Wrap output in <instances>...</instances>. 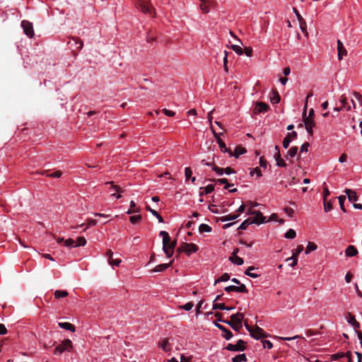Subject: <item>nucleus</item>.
I'll use <instances>...</instances> for the list:
<instances>
[{"label":"nucleus","instance_id":"obj_1","mask_svg":"<svg viewBox=\"0 0 362 362\" xmlns=\"http://www.w3.org/2000/svg\"><path fill=\"white\" fill-rule=\"evenodd\" d=\"M244 319V314L237 313L230 316V320L223 321V323L228 325L233 329L238 332L243 327L242 322Z\"/></svg>","mask_w":362,"mask_h":362},{"label":"nucleus","instance_id":"obj_59","mask_svg":"<svg viewBox=\"0 0 362 362\" xmlns=\"http://www.w3.org/2000/svg\"><path fill=\"white\" fill-rule=\"evenodd\" d=\"M214 190V186L213 185H208L205 188V194L211 193Z\"/></svg>","mask_w":362,"mask_h":362},{"label":"nucleus","instance_id":"obj_22","mask_svg":"<svg viewBox=\"0 0 362 362\" xmlns=\"http://www.w3.org/2000/svg\"><path fill=\"white\" fill-rule=\"evenodd\" d=\"M173 262H174V259L171 260L168 264H158L156 267H155V268L152 270V272H162L166 270L167 269H168L172 265Z\"/></svg>","mask_w":362,"mask_h":362},{"label":"nucleus","instance_id":"obj_49","mask_svg":"<svg viewBox=\"0 0 362 362\" xmlns=\"http://www.w3.org/2000/svg\"><path fill=\"white\" fill-rule=\"evenodd\" d=\"M194 306V303L192 302H188L185 303V305H180L179 308L180 309H182L187 311H189L192 309Z\"/></svg>","mask_w":362,"mask_h":362},{"label":"nucleus","instance_id":"obj_30","mask_svg":"<svg viewBox=\"0 0 362 362\" xmlns=\"http://www.w3.org/2000/svg\"><path fill=\"white\" fill-rule=\"evenodd\" d=\"M239 216L238 214H228L223 216L220 217V221L221 222H226L229 221H233L236 219Z\"/></svg>","mask_w":362,"mask_h":362},{"label":"nucleus","instance_id":"obj_26","mask_svg":"<svg viewBox=\"0 0 362 362\" xmlns=\"http://www.w3.org/2000/svg\"><path fill=\"white\" fill-rule=\"evenodd\" d=\"M256 269L255 267H250L245 271V274L251 278H257L260 276L259 274L253 273L252 271Z\"/></svg>","mask_w":362,"mask_h":362},{"label":"nucleus","instance_id":"obj_38","mask_svg":"<svg viewBox=\"0 0 362 362\" xmlns=\"http://www.w3.org/2000/svg\"><path fill=\"white\" fill-rule=\"evenodd\" d=\"M324 202V210L325 212H329L332 209V204L331 200L323 199Z\"/></svg>","mask_w":362,"mask_h":362},{"label":"nucleus","instance_id":"obj_61","mask_svg":"<svg viewBox=\"0 0 362 362\" xmlns=\"http://www.w3.org/2000/svg\"><path fill=\"white\" fill-rule=\"evenodd\" d=\"M75 42V44L77 45V49L81 50L83 48V44L81 40L73 38Z\"/></svg>","mask_w":362,"mask_h":362},{"label":"nucleus","instance_id":"obj_43","mask_svg":"<svg viewBox=\"0 0 362 362\" xmlns=\"http://www.w3.org/2000/svg\"><path fill=\"white\" fill-rule=\"evenodd\" d=\"M106 185H110L111 187L110 189L115 190L117 192H123V189L118 185H115L112 182H107Z\"/></svg>","mask_w":362,"mask_h":362},{"label":"nucleus","instance_id":"obj_54","mask_svg":"<svg viewBox=\"0 0 362 362\" xmlns=\"http://www.w3.org/2000/svg\"><path fill=\"white\" fill-rule=\"evenodd\" d=\"M345 356H346V354L337 353V354H332L331 356V359L333 361H337V360H339V358L345 357Z\"/></svg>","mask_w":362,"mask_h":362},{"label":"nucleus","instance_id":"obj_9","mask_svg":"<svg viewBox=\"0 0 362 362\" xmlns=\"http://www.w3.org/2000/svg\"><path fill=\"white\" fill-rule=\"evenodd\" d=\"M182 250H184V252L186 253L187 255H189L192 253L197 252L199 247L197 245L194 243H182Z\"/></svg>","mask_w":362,"mask_h":362},{"label":"nucleus","instance_id":"obj_51","mask_svg":"<svg viewBox=\"0 0 362 362\" xmlns=\"http://www.w3.org/2000/svg\"><path fill=\"white\" fill-rule=\"evenodd\" d=\"M225 309H226V306L225 305L224 303H214V304H213V310H224Z\"/></svg>","mask_w":362,"mask_h":362},{"label":"nucleus","instance_id":"obj_42","mask_svg":"<svg viewBox=\"0 0 362 362\" xmlns=\"http://www.w3.org/2000/svg\"><path fill=\"white\" fill-rule=\"evenodd\" d=\"M303 117V122L305 124V127H308V126H313V127H315V121H314V118H308V117Z\"/></svg>","mask_w":362,"mask_h":362},{"label":"nucleus","instance_id":"obj_23","mask_svg":"<svg viewBox=\"0 0 362 362\" xmlns=\"http://www.w3.org/2000/svg\"><path fill=\"white\" fill-rule=\"evenodd\" d=\"M344 192L347 195L349 201L355 202L358 200V196L355 191L350 189H346Z\"/></svg>","mask_w":362,"mask_h":362},{"label":"nucleus","instance_id":"obj_12","mask_svg":"<svg viewBox=\"0 0 362 362\" xmlns=\"http://www.w3.org/2000/svg\"><path fill=\"white\" fill-rule=\"evenodd\" d=\"M297 137V132L293 131L287 134L283 140L282 145L284 148H287L289 146L291 141Z\"/></svg>","mask_w":362,"mask_h":362},{"label":"nucleus","instance_id":"obj_58","mask_svg":"<svg viewBox=\"0 0 362 362\" xmlns=\"http://www.w3.org/2000/svg\"><path fill=\"white\" fill-rule=\"evenodd\" d=\"M192 175V170H191V168L189 167L185 168V175L186 180L189 179L191 177Z\"/></svg>","mask_w":362,"mask_h":362},{"label":"nucleus","instance_id":"obj_46","mask_svg":"<svg viewBox=\"0 0 362 362\" xmlns=\"http://www.w3.org/2000/svg\"><path fill=\"white\" fill-rule=\"evenodd\" d=\"M300 28L301 31L308 35L306 22L304 19L299 21Z\"/></svg>","mask_w":362,"mask_h":362},{"label":"nucleus","instance_id":"obj_14","mask_svg":"<svg viewBox=\"0 0 362 362\" xmlns=\"http://www.w3.org/2000/svg\"><path fill=\"white\" fill-rule=\"evenodd\" d=\"M214 324L217 328L222 331V337L226 339L229 340L233 337V334L229 329L218 323L215 322Z\"/></svg>","mask_w":362,"mask_h":362},{"label":"nucleus","instance_id":"obj_2","mask_svg":"<svg viewBox=\"0 0 362 362\" xmlns=\"http://www.w3.org/2000/svg\"><path fill=\"white\" fill-rule=\"evenodd\" d=\"M134 5L137 9H139L144 13L149 14L153 18L156 16L155 9L150 3H145L137 0V2L135 3Z\"/></svg>","mask_w":362,"mask_h":362},{"label":"nucleus","instance_id":"obj_44","mask_svg":"<svg viewBox=\"0 0 362 362\" xmlns=\"http://www.w3.org/2000/svg\"><path fill=\"white\" fill-rule=\"evenodd\" d=\"M291 260V263H290L289 265L291 267H294L298 263V257L296 256L295 254H293V256L291 257L286 259V262H289Z\"/></svg>","mask_w":362,"mask_h":362},{"label":"nucleus","instance_id":"obj_32","mask_svg":"<svg viewBox=\"0 0 362 362\" xmlns=\"http://www.w3.org/2000/svg\"><path fill=\"white\" fill-rule=\"evenodd\" d=\"M68 295H69V293L66 291L57 290L54 293V298L57 299H59L61 298H65Z\"/></svg>","mask_w":362,"mask_h":362},{"label":"nucleus","instance_id":"obj_63","mask_svg":"<svg viewBox=\"0 0 362 362\" xmlns=\"http://www.w3.org/2000/svg\"><path fill=\"white\" fill-rule=\"evenodd\" d=\"M244 52L247 57H251L252 54V49L250 47H245Z\"/></svg>","mask_w":362,"mask_h":362},{"label":"nucleus","instance_id":"obj_8","mask_svg":"<svg viewBox=\"0 0 362 362\" xmlns=\"http://www.w3.org/2000/svg\"><path fill=\"white\" fill-rule=\"evenodd\" d=\"M211 131L214 135V137L216 138V141L218 144V146L221 149V151L223 153H228L230 149H228L227 147H226V145L225 144V142L220 138V135L223 134V133H216L214 129H213L212 127H211Z\"/></svg>","mask_w":362,"mask_h":362},{"label":"nucleus","instance_id":"obj_17","mask_svg":"<svg viewBox=\"0 0 362 362\" xmlns=\"http://www.w3.org/2000/svg\"><path fill=\"white\" fill-rule=\"evenodd\" d=\"M337 51H338V59L341 60L344 56L347 54V51L344 47L343 43L341 40H337Z\"/></svg>","mask_w":362,"mask_h":362},{"label":"nucleus","instance_id":"obj_3","mask_svg":"<svg viewBox=\"0 0 362 362\" xmlns=\"http://www.w3.org/2000/svg\"><path fill=\"white\" fill-rule=\"evenodd\" d=\"M72 347L73 345L71 340L69 339H64L60 344L56 346L54 354L56 355H60L65 351H71Z\"/></svg>","mask_w":362,"mask_h":362},{"label":"nucleus","instance_id":"obj_18","mask_svg":"<svg viewBox=\"0 0 362 362\" xmlns=\"http://www.w3.org/2000/svg\"><path fill=\"white\" fill-rule=\"evenodd\" d=\"M246 153V149L243 146H236L234 151L232 152L230 150L229 151V156L232 157L234 156L235 158H238L240 155L244 154Z\"/></svg>","mask_w":362,"mask_h":362},{"label":"nucleus","instance_id":"obj_28","mask_svg":"<svg viewBox=\"0 0 362 362\" xmlns=\"http://www.w3.org/2000/svg\"><path fill=\"white\" fill-rule=\"evenodd\" d=\"M146 209L147 211H150L153 216L158 218L159 223H163L164 220L163 217L156 210L152 209L149 206H146Z\"/></svg>","mask_w":362,"mask_h":362},{"label":"nucleus","instance_id":"obj_20","mask_svg":"<svg viewBox=\"0 0 362 362\" xmlns=\"http://www.w3.org/2000/svg\"><path fill=\"white\" fill-rule=\"evenodd\" d=\"M158 346L165 352H168L171 350V345L169 343L168 339L165 338L160 341L158 343Z\"/></svg>","mask_w":362,"mask_h":362},{"label":"nucleus","instance_id":"obj_53","mask_svg":"<svg viewBox=\"0 0 362 362\" xmlns=\"http://www.w3.org/2000/svg\"><path fill=\"white\" fill-rule=\"evenodd\" d=\"M74 243L75 242L73 239L69 238L67 240H64V245L69 247H76Z\"/></svg>","mask_w":362,"mask_h":362},{"label":"nucleus","instance_id":"obj_21","mask_svg":"<svg viewBox=\"0 0 362 362\" xmlns=\"http://www.w3.org/2000/svg\"><path fill=\"white\" fill-rule=\"evenodd\" d=\"M176 241L170 242L168 246H166V250H163V252H165V255L168 257H170L173 256Z\"/></svg>","mask_w":362,"mask_h":362},{"label":"nucleus","instance_id":"obj_25","mask_svg":"<svg viewBox=\"0 0 362 362\" xmlns=\"http://www.w3.org/2000/svg\"><path fill=\"white\" fill-rule=\"evenodd\" d=\"M58 325L59 327L62 329L69 330L72 332H74L76 331L75 326L69 322H59Z\"/></svg>","mask_w":362,"mask_h":362},{"label":"nucleus","instance_id":"obj_48","mask_svg":"<svg viewBox=\"0 0 362 362\" xmlns=\"http://www.w3.org/2000/svg\"><path fill=\"white\" fill-rule=\"evenodd\" d=\"M338 199H339V203L341 209L344 212H346V209L344 207V202L346 200V197L344 195H341V196L338 197Z\"/></svg>","mask_w":362,"mask_h":362},{"label":"nucleus","instance_id":"obj_47","mask_svg":"<svg viewBox=\"0 0 362 362\" xmlns=\"http://www.w3.org/2000/svg\"><path fill=\"white\" fill-rule=\"evenodd\" d=\"M250 224H252L250 218H247L240 224V226L238 227V229L245 230Z\"/></svg>","mask_w":362,"mask_h":362},{"label":"nucleus","instance_id":"obj_7","mask_svg":"<svg viewBox=\"0 0 362 362\" xmlns=\"http://www.w3.org/2000/svg\"><path fill=\"white\" fill-rule=\"evenodd\" d=\"M225 291L227 293H230L232 291L238 292V293H247L248 290L245 284H240L239 286H228L225 287Z\"/></svg>","mask_w":362,"mask_h":362},{"label":"nucleus","instance_id":"obj_45","mask_svg":"<svg viewBox=\"0 0 362 362\" xmlns=\"http://www.w3.org/2000/svg\"><path fill=\"white\" fill-rule=\"evenodd\" d=\"M251 176H253L255 174L257 175V177H262V171L259 168L257 167L255 168H253L250 170V173Z\"/></svg>","mask_w":362,"mask_h":362},{"label":"nucleus","instance_id":"obj_31","mask_svg":"<svg viewBox=\"0 0 362 362\" xmlns=\"http://www.w3.org/2000/svg\"><path fill=\"white\" fill-rule=\"evenodd\" d=\"M229 260L237 265H242L244 263V260L243 258L238 256H231L229 257Z\"/></svg>","mask_w":362,"mask_h":362},{"label":"nucleus","instance_id":"obj_24","mask_svg":"<svg viewBox=\"0 0 362 362\" xmlns=\"http://www.w3.org/2000/svg\"><path fill=\"white\" fill-rule=\"evenodd\" d=\"M347 257H354L358 254L357 249L354 245H349L345 250Z\"/></svg>","mask_w":362,"mask_h":362},{"label":"nucleus","instance_id":"obj_37","mask_svg":"<svg viewBox=\"0 0 362 362\" xmlns=\"http://www.w3.org/2000/svg\"><path fill=\"white\" fill-rule=\"evenodd\" d=\"M230 279V275L228 273L223 274L219 278L215 280L214 285L219 282L227 281Z\"/></svg>","mask_w":362,"mask_h":362},{"label":"nucleus","instance_id":"obj_62","mask_svg":"<svg viewBox=\"0 0 362 362\" xmlns=\"http://www.w3.org/2000/svg\"><path fill=\"white\" fill-rule=\"evenodd\" d=\"M303 250V245H298L295 250L293 251V254H295L296 256L298 257V255Z\"/></svg>","mask_w":362,"mask_h":362},{"label":"nucleus","instance_id":"obj_60","mask_svg":"<svg viewBox=\"0 0 362 362\" xmlns=\"http://www.w3.org/2000/svg\"><path fill=\"white\" fill-rule=\"evenodd\" d=\"M309 143L308 142H305L304 144H303V145L300 146V152H308V147H309Z\"/></svg>","mask_w":362,"mask_h":362},{"label":"nucleus","instance_id":"obj_15","mask_svg":"<svg viewBox=\"0 0 362 362\" xmlns=\"http://www.w3.org/2000/svg\"><path fill=\"white\" fill-rule=\"evenodd\" d=\"M347 322L351 325L355 329H359L360 324L356 321L355 317L351 313H347L346 315Z\"/></svg>","mask_w":362,"mask_h":362},{"label":"nucleus","instance_id":"obj_6","mask_svg":"<svg viewBox=\"0 0 362 362\" xmlns=\"http://www.w3.org/2000/svg\"><path fill=\"white\" fill-rule=\"evenodd\" d=\"M250 214L254 215L250 218L251 223L261 224L266 222V217L259 211H250Z\"/></svg>","mask_w":362,"mask_h":362},{"label":"nucleus","instance_id":"obj_35","mask_svg":"<svg viewBox=\"0 0 362 362\" xmlns=\"http://www.w3.org/2000/svg\"><path fill=\"white\" fill-rule=\"evenodd\" d=\"M40 175H45L48 177H54L58 178L60 177L62 175V173L60 170H57L52 173H45V172H42L40 173Z\"/></svg>","mask_w":362,"mask_h":362},{"label":"nucleus","instance_id":"obj_5","mask_svg":"<svg viewBox=\"0 0 362 362\" xmlns=\"http://www.w3.org/2000/svg\"><path fill=\"white\" fill-rule=\"evenodd\" d=\"M226 349L231 351H243L245 350V342L243 339H239L236 344H228Z\"/></svg>","mask_w":362,"mask_h":362},{"label":"nucleus","instance_id":"obj_29","mask_svg":"<svg viewBox=\"0 0 362 362\" xmlns=\"http://www.w3.org/2000/svg\"><path fill=\"white\" fill-rule=\"evenodd\" d=\"M339 102L341 104V106L343 109H346L347 111H349L351 110V106L348 105L347 103V98L345 95H341L339 99Z\"/></svg>","mask_w":362,"mask_h":362},{"label":"nucleus","instance_id":"obj_36","mask_svg":"<svg viewBox=\"0 0 362 362\" xmlns=\"http://www.w3.org/2000/svg\"><path fill=\"white\" fill-rule=\"evenodd\" d=\"M317 247V245L315 243L309 242L305 249V254L308 255L310 252L315 251Z\"/></svg>","mask_w":362,"mask_h":362},{"label":"nucleus","instance_id":"obj_52","mask_svg":"<svg viewBox=\"0 0 362 362\" xmlns=\"http://www.w3.org/2000/svg\"><path fill=\"white\" fill-rule=\"evenodd\" d=\"M86 244V240L84 237H78L77 238V243L75 244L76 247L84 246Z\"/></svg>","mask_w":362,"mask_h":362},{"label":"nucleus","instance_id":"obj_11","mask_svg":"<svg viewBox=\"0 0 362 362\" xmlns=\"http://www.w3.org/2000/svg\"><path fill=\"white\" fill-rule=\"evenodd\" d=\"M269 109V106L268 104L264 102H257L254 108V113L255 115L259 114L261 112H266Z\"/></svg>","mask_w":362,"mask_h":362},{"label":"nucleus","instance_id":"obj_34","mask_svg":"<svg viewBox=\"0 0 362 362\" xmlns=\"http://www.w3.org/2000/svg\"><path fill=\"white\" fill-rule=\"evenodd\" d=\"M212 228L207 224L202 223L199 227V233H210Z\"/></svg>","mask_w":362,"mask_h":362},{"label":"nucleus","instance_id":"obj_56","mask_svg":"<svg viewBox=\"0 0 362 362\" xmlns=\"http://www.w3.org/2000/svg\"><path fill=\"white\" fill-rule=\"evenodd\" d=\"M212 170L215 171L218 175H222L224 173V169L213 165Z\"/></svg>","mask_w":362,"mask_h":362},{"label":"nucleus","instance_id":"obj_27","mask_svg":"<svg viewBox=\"0 0 362 362\" xmlns=\"http://www.w3.org/2000/svg\"><path fill=\"white\" fill-rule=\"evenodd\" d=\"M281 98L277 90L272 91V96L270 97V101L273 104H277L280 102Z\"/></svg>","mask_w":362,"mask_h":362},{"label":"nucleus","instance_id":"obj_57","mask_svg":"<svg viewBox=\"0 0 362 362\" xmlns=\"http://www.w3.org/2000/svg\"><path fill=\"white\" fill-rule=\"evenodd\" d=\"M262 342L264 349H270L273 347V344L269 340H262Z\"/></svg>","mask_w":362,"mask_h":362},{"label":"nucleus","instance_id":"obj_50","mask_svg":"<svg viewBox=\"0 0 362 362\" xmlns=\"http://www.w3.org/2000/svg\"><path fill=\"white\" fill-rule=\"evenodd\" d=\"M231 49L238 55H242L243 54V49L239 45H231Z\"/></svg>","mask_w":362,"mask_h":362},{"label":"nucleus","instance_id":"obj_39","mask_svg":"<svg viewBox=\"0 0 362 362\" xmlns=\"http://www.w3.org/2000/svg\"><path fill=\"white\" fill-rule=\"evenodd\" d=\"M213 181L218 184H225L224 189H228L230 187V185L228 183V180L226 178L216 179L214 180Z\"/></svg>","mask_w":362,"mask_h":362},{"label":"nucleus","instance_id":"obj_19","mask_svg":"<svg viewBox=\"0 0 362 362\" xmlns=\"http://www.w3.org/2000/svg\"><path fill=\"white\" fill-rule=\"evenodd\" d=\"M159 235L163 238V250H166V246L170 242V238L168 232L162 230L160 232Z\"/></svg>","mask_w":362,"mask_h":362},{"label":"nucleus","instance_id":"obj_55","mask_svg":"<svg viewBox=\"0 0 362 362\" xmlns=\"http://www.w3.org/2000/svg\"><path fill=\"white\" fill-rule=\"evenodd\" d=\"M141 219V215L132 216L129 218V221L132 223L134 224Z\"/></svg>","mask_w":362,"mask_h":362},{"label":"nucleus","instance_id":"obj_40","mask_svg":"<svg viewBox=\"0 0 362 362\" xmlns=\"http://www.w3.org/2000/svg\"><path fill=\"white\" fill-rule=\"evenodd\" d=\"M296 236V231L292 229V228H290L288 230H287V232L284 234V237L287 239H293L295 238Z\"/></svg>","mask_w":362,"mask_h":362},{"label":"nucleus","instance_id":"obj_4","mask_svg":"<svg viewBox=\"0 0 362 362\" xmlns=\"http://www.w3.org/2000/svg\"><path fill=\"white\" fill-rule=\"evenodd\" d=\"M21 25L25 35H26L29 38H32L35 35V32L33 29V25L31 22L23 20L21 21Z\"/></svg>","mask_w":362,"mask_h":362},{"label":"nucleus","instance_id":"obj_41","mask_svg":"<svg viewBox=\"0 0 362 362\" xmlns=\"http://www.w3.org/2000/svg\"><path fill=\"white\" fill-rule=\"evenodd\" d=\"M297 153H298V147L297 146H292L288 151V154H287V157H290V158H294L296 155H297Z\"/></svg>","mask_w":362,"mask_h":362},{"label":"nucleus","instance_id":"obj_13","mask_svg":"<svg viewBox=\"0 0 362 362\" xmlns=\"http://www.w3.org/2000/svg\"><path fill=\"white\" fill-rule=\"evenodd\" d=\"M201 1V4H200V9L204 12V13H209V11H210V7L211 6H213L214 4V0H199Z\"/></svg>","mask_w":362,"mask_h":362},{"label":"nucleus","instance_id":"obj_64","mask_svg":"<svg viewBox=\"0 0 362 362\" xmlns=\"http://www.w3.org/2000/svg\"><path fill=\"white\" fill-rule=\"evenodd\" d=\"M354 98L362 104V95L358 92H354Z\"/></svg>","mask_w":362,"mask_h":362},{"label":"nucleus","instance_id":"obj_10","mask_svg":"<svg viewBox=\"0 0 362 362\" xmlns=\"http://www.w3.org/2000/svg\"><path fill=\"white\" fill-rule=\"evenodd\" d=\"M250 336L256 339H259L267 337V334L265 333L262 328L258 326H255V327L253 328Z\"/></svg>","mask_w":362,"mask_h":362},{"label":"nucleus","instance_id":"obj_16","mask_svg":"<svg viewBox=\"0 0 362 362\" xmlns=\"http://www.w3.org/2000/svg\"><path fill=\"white\" fill-rule=\"evenodd\" d=\"M275 150L276 151V154L274 155L275 160L276 161V165L282 168H285L286 166V163L284 159L281 157L280 150L278 146H275Z\"/></svg>","mask_w":362,"mask_h":362},{"label":"nucleus","instance_id":"obj_33","mask_svg":"<svg viewBox=\"0 0 362 362\" xmlns=\"http://www.w3.org/2000/svg\"><path fill=\"white\" fill-rule=\"evenodd\" d=\"M233 362H245L247 361V357L245 354H238L232 358Z\"/></svg>","mask_w":362,"mask_h":362}]
</instances>
